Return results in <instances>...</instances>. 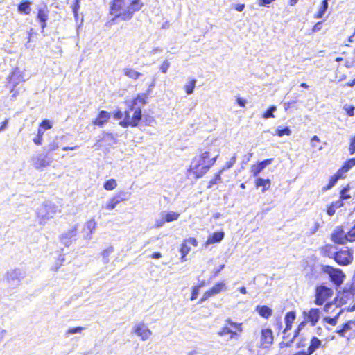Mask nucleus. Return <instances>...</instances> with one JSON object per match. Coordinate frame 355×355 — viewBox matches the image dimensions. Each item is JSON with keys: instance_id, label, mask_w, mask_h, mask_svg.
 Returning <instances> with one entry per match:
<instances>
[{"instance_id": "nucleus-3", "label": "nucleus", "mask_w": 355, "mask_h": 355, "mask_svg": "<svg viewBox=\"0 0 355 355\" xmlns=\"http://www.w3.org/2000/svg\"><path fill=\"white\" fill-rule=\"evenodd\" d=\"M218 157L216 155L211 157V150H200V155L195 157L188 168L189 174L191 175L194 179H198L205 175L209 169L215 164Z\"/></svg>"}, {"instance_id": "nucleus-17", "label": "nucleus", "mask_w": 355, "mask_h": 355, "mask_svg": "<svg viewBox=\"0 0 355 355\" xmlns=\"http://www.w3.org/2000/svg\"><path fill=\"white\" fill-rule=\"evenodd\" d=\"M273 162L272 158L266 159L262 162L253 164L250 168V172L254 177H257L268 165Z\"/></svg>"}, {"instance_id": "nucleus-52", "label": "nucleus", "mask_w": 355, "mask_h": 355, "mask_svg": "<svg viewBox=\"0 0 355 355\" xmlns=\"http://www.w3.org/2000/svg\"><path fill=\"white\" fill-rule=\"evenodd\" d=\"M96 223L94 220H90L87 223V227L90 230L91 232H92L96 228Z\"/></svg>"}, {"instance_id": "nucleus-45", "label": "nucleus", "mask_w": 355, "mask_h": 355, "mask_svg": "<svg viewBox=\"0 0 355 355\" xmlns=\"http://www.w3.org/2000/svg\"><path fill=\"white\" fill-rule=\"evenodd\" d=\"M276 110V107L275 106H270L263 114V117L265 118V119H268V118H273L274 117V114H273V112Z\"/></svg>"}, {"instance_id": "nucleus-32", "label": "nucleus", "mask_w": 355, "mask_h": 355, "mask_svg": "<svg viewBox=\"0 0 355 355\" xmlns=\"http://www.w3.org/2000/svg\"><path fill=\"white\" fill-rule=\"evenodd\" d=\"M123 200H124V198H123L120 195H116L108 201V202L105 205V208L107 210H112Z\"/></svg>"}, {"instance_id": "nucleus-57", "label": "nucleus", "mask_w": 355, "mask_h": 355, "mask_svg": "<svg viewBox=\"0 0 355 355\" xmlns=\"http://www.w3.org/2000/svg\"><path fill=\"white\" fill-rule=\"evenodd\" d=\"M8 123V119H6L3 121L1 122L0 125V132L3 130L5 128H6Z\"/></svg>"}, {"instance_id": "nucleus-62", "label": "nucleus", "mask_w": 355, "mask_h": 355, "mask_svg": "<svg viewBox=\"0 0 355 355\" xmlns=\"http://www.w3.org/2000/svg\"><path fill=\"white\" fill-rule=\"evenodd\" d=\"M311 141L313 143L314 141H316V142H320V138L317 136V135H314L311 137Z\"/></svg>"}, {"instance_id": "nucleus-10", "label": "nucleus", "mask_w": 355, "mask_h": 355, "mask_svg": "<svg viewBox=\"0 0 355 355\" xmlns=\"http://www.w3.org/2000/svg\"><path fill=\"white\" fill-rule=\"evenodd\" d=\"M274 342V335L272 330L269 328H263L260 332V345L259 347L262 349L269 348Z\"/></svg>"}, {"instance_id": "nucleus-15", "label": "nucleus", "mask_w": 355, "mask_h": 355, "mask_svg": "<svg viewBox=\"0 0 355 355\" xmlns=\"http://www.w3.org/2000/svg\"><path fill=\"white\" fill-rule=\"evenodd\" d=\"M180 217V214L174 211H168L162 214V218L159 221H157L155 224L156 227H162L166 223H171L177 220Z\"/></svg>"}, {"instance_id": "nucleus-38", "label": "nucleus", "mask_w": 355, "mask_h": 355, "mask_svg": "<svg viewBox=\"0 0 355 355\" xmlns=\"http://www.w3.org/2000/svg\"><path fill=\"white\" fill-rule=\"evenodd\" d=\"M116 187V181L115 179L113 178L106 180L103 184V188L107 191L114 190Z\"/></svg>"}, {"instance_id": "nucleus-58", "label": "nucleus", "mask_w": 355, "mask_h": 355, "mask_svg": "<svg viewBox=\"0 0 355 355\" xmlns=\"http://www.w3.org/2000/svg\"><path fill=\"white\" fill-rule=\"evenodd\" d=\"M234 8L239 11V12H241L243 10V9L245 8V4L244 3H239V4H236L235 6H234Z\"/></svg>"}, {"instance_id": "nucleus-31", "label": "nucleus", "mask_w": 355, "mask_h": 355, "mask_svg": "<svg viewBox=\"0 0 355 355\" xmlns=\"http://www.w3.org/2000/svg\"><path fill=\"white\" fill-rule=\"evenodd\" d=\"M17 10L19 13L23 15H29L31 13V2L28 0H24L21 1L17 6Z\"/></svg>"}, {"instance_id": "nucleus-46", "label": "nucleus", "mask_w": 355, "mask_h": 355, "mask_svg": "<svg viewBox=\"0 0 355 355\" xmlns=\"http://www.w3.org/2000/svg\"><path fill=\"white\" fill-rule=\"evenodd\" d=\"M169 67H170V62L167 60H165L161 64V65L159 67V70L162 73H166L168 71V69Z\"/></svg>"}, {"instance_id": "nucleus-40", "label": "nucleus", "mask_w": 355, "mask_h": 355, "mask_svg": "<svg viewBox=\"0 0 355 355\" xmlns=\"http://www.w3.org/2000/svg\"><path fill=\"white\" fill-rule=\"evenodd\" d=\"M343 110L346 114L349 117H353L355 115V106L353 105L345 104L343 107Z\"/></svg>"}, {"instance_id": "nucleus-26", "label": "nucleus", "mask_w": 355, "mask_h": 355, "mask_svg": "<svg viewBox=\"0 0 355 355\" xmlns=\"http://www.w3.org/2000/svg\"><path fill=\"white\" fill-rule=\"evenodd\" d=\"M334 247L330 243L325 244L319 248L320 254L325 257L333 259L334 252Z\"/></svg>"}, {"instance_id": "nucleus-7", "label": "nucleus", "mask_w": 355, "mask_h": 355, "mask_svg": "<svg viewBox=\"0 0 355 355\" xmlns=\"http://www.w3.org/2000/svg\"><path fill=\"white\" fill-rule=\"evenodd\" d=\"M334 290L332 288L327 286L324 284H320L315 288V300L314 303L317 306H322L334 295Z\"/></svg>"}, {"instance_id": "nucleus-44", "label": "nucleus", "mask_w": 355, "mask_h": 355, "mask_svg": "<svg viewBox=\"0 0 355 355\" xmlns=\"http://www.w3.org/2000/svg\"><path fill=\"white\" fill-rule=\"evenodd\" d=\"M276 132H277V135L279 137H282L284 135H290L291 133V130L288 127L277 128L276 130Z\"/></svg>"}, {"instance_id": "nucleus-16", "label": "nucleus", "mask_w": 355, "mask_h": 355, "mask_svg": "<svg viewBox=\"0 0 355 355\" xmlns=\"http://www.w3.org/2000/svg\"><path fill=\"white\" fill-rule=\"evenodd\" d=\"M111 114L105 110H101L96 117L92 121V124L98 127H102L110 120Z\"/></svg>"}, {"instance_id": "nucleus-36", "label": "nucleus", "mask_w": 355, "mask_h": 355, "mask_svg": "<svg viewBox=\"0 0 355 355\" xmlns=\"http://www.w3.org/2000/svg\"><path fill=\"white\" fill-rule=\"evenodd\" d=\"M196 80L194 78H192V79L189 80V83L184 85V89L187 95H190L193 93V91H194V89L196 87Z\"/></svg>"}, {"instance_id": "nucleus-54", "label": "nucleus", "mask_w": 355, "mask_h": 355, "mask_svg": "<svg viewBox=\"0 0 355 355\" xmlns=\"http://www.w3.org/2000/svg\"><path fill=\"white\" fill-rule=\"evenodd\" d=\"M276 0H258V4L260 6H267L275 1Z\"/></svg>"}, {"instance_id": "nucleus-24", "label": "nucleus", "mask_w": 355, "mask_h": 355, "mask_svg": "<svg viewBox=\"0 0 355 355\" xmlns=\"http://www.w3.org/2000/svg\"><path fill=\"white\" fill-rule=\"evenodd\" d=\"M355 166V157L350 158L346 160L343 165L338 169V171L346 178L347 173Z\"/></svg>"}, {"instance_id": "nucleus-6", "label": "nucleus", "mask_w": 355, "mask_h": 355, "mask_svg": "<svg viewBox=\"0 0 355 355\" xmlns=\"http://www.w3.org/2000/svg\"><path fill=\"white\" fill-rule=\"evenodd\" d=\"M322 272L328 275L329 281L336 288L340 287L346 278V275L340 268L329 265L322 266Z\"/></svg>"}, {"instance_id": "nucleus-18", "label": "nucleus", "mask_w": 355, "mask_h": 355, "mask_svg": "<svg viewBox=\"0 0 355 355\" xmlns=\"http://www.w3.org/2000/svg\"><path fill=\"white\" fill-rule=\"evenodd\" d=\"M345 178L337 170V171L329 178L328 183L322 188V192H326L334 187L339 180H343Z\"/></svg>"}, {"instance_id": "nucleus-25", "label": "nucleus", "mask_w": 355, "mask_h": 355, "mask_svg": "<svg viewBox=\"0 0 355 355\" xmlns=\"http://www.w3.org/2000/svg\"><path fill=\"white\" fill-rule=\"evenodd\" d=\"M255 310L261 317L265 319L269 318L272 315V310L266 305H258Z\"/></svg>"}, {"instance_id": "nucleus-5", "label": "nucleus", "mask_w": 355, "mask_h": 355, "mask_svg": "<svg viewBox=\"0 0 355 355\" xmlns=\"http://www.w3.org/2000/svg\"><path fill=\"white\" fill-rule=\"evenodd\" d=\"M354 250L348 246H343L334 252L333 260L341 267L350 266L354 262Z\"/></svg>"}, {"instance_id": "nucleus-29", "label": "nucleus", "mask_w": 355, "mask_h": 355, "mask_svg": "<svg viewBox=\"0 0 355 355\" xmlns=\"http://www.w3.org/2000/svg\"><path fill=\"white\" fill-rule=\"evenodd\" d=\"M254 184H255L256 188L261 187L262 192H265L270 188V184H271V181L268 178L263 179L261 178H258L255 180Z\"/></svg>"}, {"instance_id": "nucleus-27", "label": "nucleus", "mask_w": 355, "mask_h": 355, "mask_svg": "<svg viewBox=\"0 0 355 355\" xmlns=\"http://www.w3.org/2000/svg\"><path fill=\"white\" fill-rule=\"evenodd\" d=\"M21 81L22 74L17 70L13 71L8 77V82L12 85L13 89Z\"/></svg>"}, {"instance_id": "nucleus-4", "label": "nucleus", "mask_w": 355, "mask_h": 355, "mask_svg": "<svg viewBox=\"0 0 355 355\" xmlns=\"http://www.w3.org/2000/svg\"><path fill=\"white\" fill-rule=\"evenodd\" d=\"M243 332V324L242 322H236L232 318H227L225 321V324L219 329L217 334L221 337L228 336L230 340H238Z\"/></svg>"}, {"instance_id": "nucleus-64", "label": "nucleus", "mask_w": 355, "mask_h": 355, "mask_svg": "<svg viewBox=\"0 0 355 355\" xmlns=\"http://www.w3.org/2000/svg\"><path fill=\"white\" fill-rule=\"evenodd\" d=\"M355 85V78L353 79L352 80L347 83L345 86H347V87H352Z\"/></svg>"}, {"instance_id": "nucleus-49", "label": "nucleus", "mask_w": 355, "mask_h": 355, "mask_svg": "<svg viewBox=\"0 0 355 355\" xmlns=\"http://www.w3.org/2000/svg\"><path fill=\"white\" fill-rule=\"evenodd\" d=\"M83 328L80 327L70 328L67 331L66 334L69 335V334H76V333H80L83 331Z\"/></svg>"}, {"instance_id": "nucleus-1", "label": "nucleus", "mask_w": 355, "mask_h": 355, "mask_svg": "<svg viewBox=\"0 0 355 355\" xmlns=\"http://www.w3.org/2000/svg\"><path fill=\"white\" fill-rule=\"evenodd\" d=\"M150 90L146 93H139L133 98L124 111L116 110L114 112V118L119 121V125L123 128H135L139 124L142 112L139 105H144L147 103Z\"/></svg>"}, {"instance_id": "nucleus-9", "label": "nucleus", "mask_w": 355, "mask_h": 355, "mask_svg": "<svg viewBox=\"0 0 355 355\" xmlns=\"http://www.w3.org/2000/svg\"><path fill=\"white\" fill-rule=\"evenodd\" d=\"M227 287L224 281H219L216 282L213 286L204 292L202 296L198 300V304H201L210 297L218 295L219 293L227 291Z\"/></svg>"}, {"instance_id": "nucleus-22", "label": "nucleus", "mask_w": 355, "mask_h": 355, "mask_svg": "<svg viewBox=\"0 0 355 355\" xmlns=\"http://www.w3.org/2000/svg\"><path fill=\"white\" fill-rule=\"evenodd\" d=\"M225 234L223 231L214 232L213 234L209 235L205 242V245L208 246L211 244L219 243L224 238Z\"/></svg>"}, {"instance_id": "nucleus-20", "label": "nucleus", "mask_w": 355, "mask_h": 355, "mask_svg": "<svg viewBox=\"0 0 355 355\" xmlns=\"http://www.w3.org/2000/svg\"><path fill=\"white\" fill-rule=\"evenodd\" d=\"M305 318L311 326H315L320 319V311L318 309H311L306 313Z\"/></svg>"}, {"instance_id": "nucleus-37", "label": "nucleus", "mask_w": 355, "mask_h": 355, "mask_svg": "<svg viewBox=\"0 0 355 355\" xmlns=\"http://www.w3.org/2000/svg\"><path fill=\"white\" fill-rule=\"evenodd\" d=\"M349 189L350 187L349 185H347L346 187H343L340 191L339 198L338 200H341V201L343 202L344 200L350 199L352 196L349 193H348Z\"/></svg>"}, {"instance_id": "nucleus-28", "label": "nucleus", "mask_w": 355, "mask_h": 355, "mask_svg": "<svg viewBox=\"0 0 355 355\" xmlns=\"http://www.w3.org/2000/svg\"><path fill=\"white\" fill-rule=\"evenodd\" d=\"M123 75L132 80H137L142 76V73L131 67L123 69Z\"/></svg>"}, {"instance_id": "nucleus-47", "label": "nucleus", "mask_w": 355, "mask_h": 355, "mask_svg": "<svg viewBox=\"0 0 355 355\" xmlns=\"http://www.w3.org/2000/svg\"><path fill=\"white\" fill-rule=\"evenodd\" d=\"M80 8V1L75 0L73 4L71 5V8L75 17H78V11Z\"/></svg>"}, {"instance_id": "nucleus-13", "label": "nucleus", "mask_w": 355, "mask_h": 355, "mask_svg": "<svg viewBox=\"0 0 355 355\" xmlns=\"http://www.w3.org/2000/svg\"><path fill=\"white\" fill-rule=\"evenodd\" d=\"M331 240L338 245H345L347 243L346 233L343 226L337 227L331 234Z\"/></svg>"}, {"instance_id": "nucleus-19", "label": "nucleus", "mask_w": 355, "mask_h": 355, "mask_svg": "<svg viewBox=\"0 0 355 355\" xmlns=\"http://www.w3.org/2000/svg\"><path fill=\"white\" fill-rule=\"evenodd\" d=\"M51 160L47 155H38L33 159V166L36 169H42L50 166Z\"/></svg>"}, {"instance_id": "nucleus-21", "label": "nucleus", "mask_w": 355, "mask_h": 355, "mask_svg": "<svg viewBox=\"0 0 355 355\" xmlns=\"http://www.w3.org/2000/svg\"><path fill=\"white\" fill-rule=\"evenodd\" d=\"M295 318H296V311H291L286 313V315L284 316L285 327L283 329L284 334H285L286 332H287L291 329L293 323L294 322Z\"/></svg>"}, {"instance_id": "nucleus-60", "label": "nucleus", "mask_w": 355, "mask_h": 355, "mask_svg": "<svg viewBox=\"0 0 355 355\" xmlns=\"http://www.w3.org/2000/svg\"><path fill=\"white\" fill-rule=\"evenodd\" d=\"M112 251H113V248H112V247H110V248H107V249L104 250L103 251L102 254H103V256H104V257H105V256H108V254H109L111 252H112Z\"/></svg>"}, {"instance_id": "nucleus-42", "label": "nucleus", "mask_w": 355, "mask_h": 355, "mask_svg": "<svg viewBox=\"0 0 355 355\" xmlns=\"http://www.w3.org/2000/svg\"><path fill=\"white\" fill-rule=\"evenodd\" d=\"M347 243L355 242V225L346 233Z\"/></svg>"}, {"instance_id": "nucleus-43", "label": "nucleus", "mask_w": 355, "mask_h": 355, "mask_svg": "<svg viewBox=\"0 0 355 355\" xmlns=\"http://www.w3.org/2000/svg\"><path fill=\"white\" fill-rule=\"evenodd\" d=\"M348 150L351 155L355 153V135H352L349 139Z\"/></svg>"}, {"instance_id": "nucleus-11", "label": "nucleus", "mask_w": 355, "mask_h": 355, "mask_svg": "<svg viewBox=\"0 0 355 355\" xmlns=\"http://www.w3.org/2000/svg\"><path fill=\"white\" fill-rule=\"evenodd\" d=\"M198 242L197 239L194 237H189L183 240L182 243L180 244L179 252L181 254L180 261L184 262L186 261V256L190 252V248L189 245H191L193 247H197Z\"/></svg>"}, {"instance_id": "nucleus-23", "label": "nucleus", "mask_w": 355, "mask_h": 355, "mask_svg": "<svg viewBox=\"0 0 355 355\" xmlns=\"http://www.w3.org/2000/svg\"><path fill=\"white\" fill-rule=\"evenodd\" d=\"M37 19L40 23L41 28L42 29L46 27V21L49 19V10L46 8L45 9L40 8L37 11Z\"/></svg>"}, {"instance_id": "nucleus-63", "label": "nucleus", "mask_w": 355, "mask_h": 355, "mask_svg": "<svg viewBox=\"0 0 355 355\" xmlns=\"http://www.w3.org/2000/svg\"><path fill=\"white\" fill-rule=\"evenodd\" d=\"M205 282L204 281H202L201 282H200L197 285H195L194 286L196 288H197L198 289H200L201 288H202L203 286H205Z\"/></svg>"}, {"instance_id": "nucleus-34", "label": "nucleus", "mask_w": 355, "mask_h": 355, "mask_svg": "<svg viewBox=\"0 0 355 355\" xmlns=\"http://www.w3.org/2000/svg\"><path fill=\"white\" fill-rule=\"evenodd\" d=\"M225 171V168L220 169L217 173L214 175L213 178L209 180L207 184V188H211L214 185L221 182V174Z\"/></svg>"}, {"instance_id": "nucleus-30", "label": "nucleus", "mask_w": 355, "mask_h": 355, "mask_svg": "<svg viewBox=\"0 0 355 355\" xmlns=\"http://www.w3.org/2000/svg\"><path fill=\"white\" fill-rule=\"evenodd\" d=\"M344 205L343 202L341 200H337L334 202H332L331 204L327 205V214L329 216H332L337 209L342 207Z\"/></svg>"}, {"instance_id": "nucleus-2", "label": "nucleus", "mask_w": 355, "mask_h": 355, "mask_svg": "<svg viewBox=\"0 0 355 355\" xmlns=\"http://www.w3.org/2000/svg\"><path fill=\"white\" fill-rule=\"evenodd\" d=\"M141 0H112L110 4L109 14L113 18L105 23L109 27L114 24V21L120 19L122 21H129L135 12L144 7Z\"/></svg>"}, {"instance_id": "nucleus-53", "label": "nucleus", "mask_w": 355, "mask_h": 355, "mask_svg": "<svg viewBox=\"0 0 355 355\" xmlns=\"http://www.w3.org/2000/svg\"><path fill=\"white\" fill-rule=\"evenodd\" d=\"M59 145L56 142L50 143L49 144V152L58 149Z\"/></svg>"}, {"instance_id": "nucleus-33", "label": "nucleus", "mask_w": 355, "mask_h": 355, "mask_svg": "<svg viewBox=\"0 0 355 355\" xmlns=\"http://www.w3.org/2000/svg\"><path fill=\"white\" fill-rule=\"evenodd\" d=\"M75 231L71 230L64 234L60 236V239L61 242L66 246H69L72 243V239L75 236Z\"/></svg>"}, {"instance_id": "nucleus-61", "label": "nucleus", "mask_w": 355, "mask_h": 355, "mask_svg": "<svg viewBox=\"0 0 355 355\" xmlns=\"http://www.w3.org/2000/svg\"><path fill=\"white\" fill-rule=\"evenodd\" d=\"M78 148V146H64V147L62 148V150H64V151H67V150H74V149H76Z\"/></svg>"}, {"instance_id": "nucleus-56", "label": "nucleus", "mask_w": 355, "mask_h": 355, "mask_svg": "<svg viewBox=\"0 0 355 355\" xmlns=\"http://www.w3.org/2000/svg\"><path fill=\"white\" fill-rule=\"evenodd\" d=\"M322 21H318V22H317V23L313 26V28H312L313 32H316V31H318L320 30V29H321V28H322Z\"/></svg>"}, {"instance_id": "nucleus-14", "label": "nucleus", "mask_w": 355, "mask_h": 355, "mask_svg": "<svg viewBox=\"0 0 355 355\" xmlns=\"http://www.w3.org/2000/svg\"><path fill=\"white\" fill-rule=\"evenodd\" d=\"M325 348V344L323 343L322 340L318 338L315 336H313L309 340V346L307 349L305 351L307 355H311L319 349H323Z\"/></svg>"}, {"instance_id": "nucleus-59", "label": "nucleus", "mask_w": 355, "mask_h": 355, "mask_svg": "<svg viewBox=\"0 0 355 355\" xmlns=\"http://www.w3.org/2000/svg\"><path fill=\"white\" fill-rule=\"evenodd\" d=\"M161 257H162V254L159 252H155L150 254V257L152 259H158L161 258Z\"/></svg>"}, {"instance_id": "nucleus-48", "label": "nucleus", "mask_w": 355, "mask_h": 355, "mask_svg": "<svg viewBox=\"0 0 355 355\" xmlns=\"http://www.w3.org/2000/svg\"><path fill=\"white\" fill-rule=\"evenodd\" d=\"M199 293V289L196 288L194 286L191 288V294L190 297V300L191 301L196 300L198 297Z\"/></svg>"}, {"instance_id": "nucleus-39", "label": "nucleus", "mask_w": 355, "mask_h": 355, "mask_svg": "<svg viewBox=\"0 0 355 355\" xmlns=\"http://www.w3.org/2000/svg\"><path fill=\"white\" fill-rule=\"evenodd\" d=\"M343 310H340L334 317H325L324 321L331 326H336L338 322L339 316L342 314Z\"/></svg>"}, {"instance_id": "nucleus-12", "label": "nucleus", "mask_w": 355, "mask_h": 355, "mask_svg": "<svg viewBox=\"0 0 355 355\" xmlns=\"http://www.w3.org/2000/svg\"><path fill=\"white\" fill-rule=\"evenodd\" d=\"M133 332L143 341L149 339L153 334L151 330L144 322H140L137 324L134 327Z\"/></svg>"}, {"instance_id": "nucleus-50", "label": "nucleus", "mask_w": 355, "mask_h": 355, "mask_svg": "<svg viewBox=\"0 0 355 355\" xmlns=\"http://www.w3.org/2000/svg\"><path fill=\"white\" fill-rule=\"evenodd\" d=\"M333 304V302H325V304L322 305L324 306L323 311L327 313H331V308L332 307Z\"/></svg>"}, {"instance_id": "nucleus-51", "label": "nucleus", "mask_w": 355, "mask_h": 355, "mask_svg": "<svg viewBox=\"0 0 355 355\" xmlns=\"http://www.w3.org/2000/svg\"><path fill=\"white\" fill-rule=\"evenodd\" d=\"M33 141L35 145L40 146L42 144L43 137L39 136L38 135H36V136L33 139Z\"/></svg>"}, {"instance_id": "nucleus-55", "label": "nucleus", "mask_w": 355, "mask_h": 355, "mask_svg": "<svg viewBox=\"0 0 355 355\" xmlns=\"http://www.w3.org/2000/svg\"><path fill=\"white\" fill-rule=\"evenodd\" d=\"M236 103L240 107H244L245 106L246 101L245 99L238 97L236 98Z\"/></svg>"}, {"instance_id": "nucleus-41", "label": "nucleus", "mask_w": 355, "mask_h": 355, "mask_svg": "<svg viewBox=\"0 0 355 355\" xmlns=\"http://www.w3.org/2000/svg\"><path fill=\"white\" fill-rule=\"evenodd\" d=\"M38 127L42 130L46 131L47 130L52 128L53 123L49 119H44L40 123Z\"/></svg>"}, {"instance_id": "nucleus-8", "label": "nucleus", "mask_w": 355, "mask_h": 355, "mask_svg": "<svg viewBox=\"0 0 355 355\" xmlns=\"http://www.w3.org/2000/svg\"><path fill=\"white\" fill-rule=\"evenodd\" d=\"M340 337L349 341L355 339V320H347L336 330Z\"/></svg>"}, {"instance_id": "nucleus-35", "label": "nucleus", "mask_w": 355, "mask_h": 355, "mask_svg": "<svg viewBox=\"0 0 355 355\" xmlns=\"http://www.w3.org/2000/svg\"><path fill=\"white\" fill-rule=\"evenodd\" d=\"M328 1L329 0H323L322 1V3L320 5V7L318 11L314 15V17L315 19H320L324 16V13L326 12L328 8Z\"/></svg>"}]
</instances>
